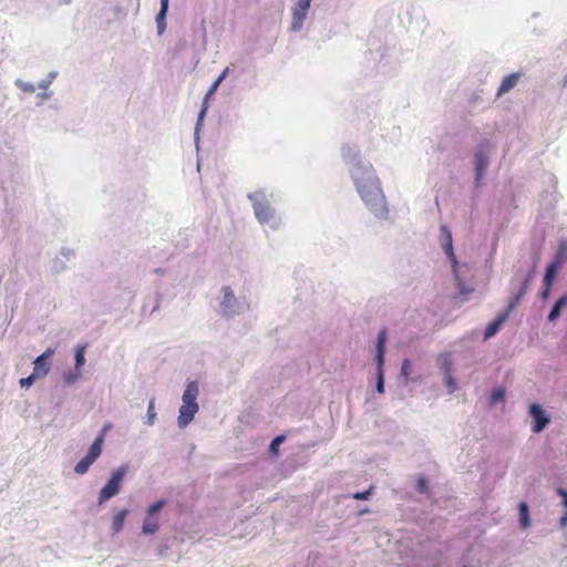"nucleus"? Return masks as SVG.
Segmentation results:
<instances>
[{
  "mask_svg": "<svg viewBox=\"0 0 567 567\" xmlns=\"http://www.w3.org/2000/svg\"><path fill=\"white\" fill-rule=\"evenodd\" d=\"M388 340V333L385 329H381L378 332L375 340V354H374V363L375 371H384V361H385V344Z\"/></svg>",
  "mask_w": 567,
  "mask_h": 567,
  "instance_id": "nucleus-9",
  "label": "nucleus"
},
{
  "mask_svg": "<svg viewBox=\"0 0 567 567\" xmlns=\"http://www.w3.org/2000/svg\"><path fill=\"white\" fill-rule=\"evenodd\" d=\"M519 78V73H512L506 75L501 82V85L497 90V95H503L514 89L517 85Z\"/></svg>",
  "mask_w": 567,
  "mask_h": 567,
  "instance_id": "nucleus-15",
  "label": "nucleus"
},
{
  "mask_svg": "<svg viewBox=\"0 0 567 567\" xmlns=\"http://www.w3.org/2000/svg\"><path fill=\"white\" fill-rule=\"evenodd\" d=\"M507 319V312H503L498 315L492 322H489L484 331V339L487 340L492 337H494L498 330L501 329L502 324Z\"/></svg>",
  "mask_w": 567,
  "mask_h": 567,
  "instance_id": "nucleus-14",
  "label": "nucleus"
},
{
  "mask_svg": "<svg viewBox=\"0 0 567 567\" xmlns=\"http://www.w3.org/2000/svg\"><path fill=\"white\" fill-rule=\"evenodd\" d=\"M566 259H567V241H560L553 261H558L559 265H563Z\"/></svg>",
  "mask_w": 567,
  "mask_h": 567,
  "instance_id": "nucleus-26",
  "label": "nucleus"
},
{
  "mask_svg": "<svg viewBox=\"0 0 567 567\" xmlns=\"http://www.w3.org/2000/svg\"><path fill=\"white\" fill-rule=\"evenodd\" d=\"M437 365L443 375L453 374V360L450 353H442L437 358Z\"/></svg>",
  "mask_w": 567,
  "mask_h": 567,
  "instance_id": "nucleus-18",
  "label": "nucleus"
},
{
  "mask_svg": "<svg viewBox=\"0 0 567 567\" xmlns=\"http://www.w3.org/2000/svg\"><path fill=\"white\" fill-rule=\"evenodd\" d=\"M567 306V295H563L561 297H559L556 302L554 303V306L551 307L549 313H548V321L550 322H554L556 321L560 315H561V310Z\"/></svg>",
  "mask_w": 567,
  "mask_h": 567,
  "instance_id": "nucleus-17",
  "label": "nucleus"
},
{
  "mask_svg": "<svg viewBox=\"0 0 567 567\" xmlns=\"http://www.w3.org/2000/svg\"><path fill=\"white\" fill-rule=\"evenodd\" d=\"M94 462L90 460L89 457L84 456L81 458L74 466V472L79 475H84L87 473L89 468Z\"/></svg>",
  "mask_w": 567,
  "mask_h": 567,
  "instance_id": "nucleus-25",
  "label": "nucleus"
},
{
  "mask_svg": "<svg viewBox=\"0 0 567 567\" xmlns=\"http://www.w3.org/2000/svg\"><path fill=\"white\" fill-rule=\"evenodd\" d=\"M159 309V301L157 300L156 305L154 306V308L152 309V313L157 311Z\"/></svg>",
  "mask_w": 567,
  "mask_h": 567,
  "instance_id": "nucleus-50",
  "label": "nucleus"
},
{
  "mask_svg": "<svg viewBox=\"0 0 567 567\" xmlns=\"http://www.w3.org/2000/svg\"><path fill=\"white\" fill-rule=\"evenodd\" d=\"M559 523L561 527L567 526V511H564V514L561 515Z\"/></svg>",
  "mask_w": 567,
  "mask_h": 567,
  "instance_id": "nucleus-49",
  "label": "nucleus"
},
{
  "mask_svg": "<svg viewBox=\"0 0 567 567\" xmlns=\"http://www.w3.org/2000/svg\"><path fill=\"white\" fill-rule=\"evenodd\" d=\"M50 371V364L49 362L42 361L41 357H37L33 361V372L35 373V377H39L40 379L44 378Z\"/></svg>",
  "mask_w": 567,
  "mask_h": 567,
  "instance_id": "nucleus-20",
  "label": "nucleus"
},
{
  "mask_svg": "<svg viewBox=\"0 0 567 567\" xmlns=\"http://www.w3.org/2000/svg\"><path fill=\"white\" fill-rule=\"evenodd\" d=\"M557 494L563 498L561 504L565 511H567V489L559 487L557 488Z\"/></svg>",
  "mask_w": 567,
  "mask_h": 567,
  "instance_id": "nucleus-44",
  "label": "nucleus"
},
{
  "mask_svg": "<svg viewBox=\"0 0 567 567\" xmlns=\"http://www.w3.org/2000/svg\"><path fill=\"white\" fill-rule=\"evenodd\" d=\"M440 241H441V247H442L443 251L450 259L452 266L455 267L456 266V257H455V254L453 250L452 233L449 229V227L445 225L440 226Z\"/></svg>",
  "mask_w": 567,
  "mask_h": 567,
  "instance_id": "nucleus-10",
  "label": "nucleus"
},
{
  "mask_svg": "<svg viewBox=\"0 0 567 567\" xmlns=\"http://www.w3.org/2000/svg\"><path fill=\"white\" fill-rule=\"evenodd\" d=\"M165 504H166L165 499H159V501L153 503L152 505L148 506V508L146 511V515L158 516L159 511L165 506Z\"/></svg>",
  "mask_w": 567,
  "mask_h": 567,
  "instance_id": "nucleus-32",
  "label": "nucleus"
},
{
  "mask_svg": "<svg viewBox=\"0 0 567 567\" xmlns=\"http://www.w3.org/2000/svg\"><path fill=\"white\" fill-rule=\"evenodd\" d=\"M505 398V391L503 389H496L491 394V403L496 404L499 401H503Z\"/></svg>",
  "mask_w": 567,
  "mask_h": 567,
  "instance_id": "nucleus-40",
  "label": "nucleus"
},
{
  "mask_svg": "<svg viewBox=\"0 0 567 567\" xmlns=\"http://www.w3.org/2000/svg\"><path fill=\"white\" fill-rule=\"evenodd\" d=\"M72 249L62 248L60 252L51 260L50 270L54 274L64 271L66 269V264L72 258Z\"/></svg>",
  "mask_w": 567,
  "mask_h": 567,
  "instance_id": "nucleus-12",
  "label": "nucleus"
},
{
  "mask_svg": "<svg viewBox=\"0 0 567 567\" xmlns=\"http://www.w3.org/2000/svg\"><path fill=\"white\" fill-rule=\"evenodd\" d=\"M127 472L128 465L126 464H123L111 472L109 480L99 492L97 502L100 505L120 494Z\"/></svg>",
  "mask_w": 567,
  "mask_h": 567,
  "instance_id": "nucleus-5",
  "label": "nucleus"
},
{
  "mask_svg": "<svg viewBox=\"0 0 567 567\" xmlns=\"http://www.w3.org/2000/svg\"><path fill=\"white\" fill-rule=\"evenodd\" d=\"M371 494V491L368 489V491H364V492H358L353 495V498L355 499H360V501H363V499H368L369 496Z\"/></svg>",
  "mask_w": 567,
  "mask_h": 567,
  "instance_id": "nucleus-45",
  "label": "nucleus"
},
{
  "mask_svg": "<svg viewBox=\"0 0 567 567\" xmlns=\"http://www.w3.org/2000/svg\"><path fill=\"white\" fill-rule=\"evenodd\" d=\"M443 383L446 386L450 394L454 393L457 389L456 381L453 374L443 375Z\"/></svg>",
  "mask_w": 567,
  "mask_h": 567,
  "instance_id": "nucleus-33",
  "label": "nucleus"
},
{
  "mask_svg": "<svg viewBox=\"0 0 567 567\" xmlns=\"http://www.w3.org/2000/svg\"><path fill=\"white\" fill-rule=\"evenodd\" d=\"M59 3L60 4H70L71 0H60Z\"/></svg>",
  "mask_w": 567,
  "mask_h": 567,
  "instance_id": "nucleus-51",
  "label": "nucleus"
},
{
  "mask_svg": "<svg viewBox=\"0 0 567 567\" xmlns=\"http://www.w3.org/2000/svg\"><path fill=\"white\" fill-rule=\"evenodd\" d=\"M489 165V152L486 144H480L474 153L475 186L480 187Z\"/></svg>",
  "mask_w": 567,
  "mask_h": 567,
  "instance_id": "nucleus-6",
  "label": "nucleus"
},
{
  "mask_svg": "<svg viewBox=\"0 0 567 567\" xmlns=\"http://www.w3.org/2000/svg\"><path fill=\"white\" fill-rule=\"evenodd\" d=\"M166 16H167L166 11H158V13L156 16L155 21H156V28H157L158 35H162L166 30Z\"/></svg>",
  "mask_w": 567,
  "mask_h": 567,
  "instance_id": "nucleus-27",
  "label": "nucleus"
},
{
  "mask_svg": "<svg viewBox=\"0 0 567 567\" xmlns=\"http://www.w3.org/2000/svg\"><path fill=\"white\" fill-rule=\"evenodd\" d=\"M106 430H107V426H105L101 431V433L95 437V440L93 441V443L89 447V451H87V453L85 455L86 457H89L93 462H95L100 457V455L102 453L104 435H105Z\"/></svg>",
  "mask_w": 567,
  "mask_h": 567,
  "instance_id": "nucleus-13",
  "label": "nucleus"
},
{
  "mask_svg": "<svg viewBox=\"0 0 567 567\" xmlns=\"http://www.w3.org/2000/svg\"><path fill=\"white\" fill-rule=\"evenodd\" d=\"M85 350H86V344H79L76 346L75 348V351H74V368L76 370H81L83 368V365L85 364Z\"/></svg>",
  "mask_w": 567,
  "mask_h": 567,
  "instance_id": "nucleus-23",
  "label": "nucleus"
},
{
  "mask_svg": "<svg viewBox=\"0 0 567 567\" xmlns=\"http://www.w3.org/2000/svg\"><path fill=\"white\" fill-rule=\"evenodd\" d=\"M551 287H553L551 284H544L543 282V287H542V290L539 292V296H540V298L543 300H546L549 297Z\"/></svg>",
  "mask_w": 567,
  "mask_h": 567,
  "instance_id": "nucleus-43",
  "label": "nucleus"
},
{
  "mask_svg": "<svg viewBox=\"0 0 567 567\" xmlns=\"http://www.w3.org/2000/svg\"><path fill=\"white\" fill-rule=\"evenodd\" d=\"M532 280H533V272H529V274L526 275L523 284L520 285V287H519V289L517 291L520 296L524 297L526 295Z\"/></svg>",
  "mask_w": 567,
  "mask_h": 567,
  "instance_id": "nucleus-37",
  "label": "nucleus"
},
{
  "mask_svg": "<svg viewBox=\"0 0 567 567\" xmlns=\"http://www.w3.org/2000/svg\"><path fill=\"white\" fill-rule=\"evenodd\" d=\"M285 437L282 435H279V436H276L275 439H272L270 445H269V451L271 453H276L280 446V444L284 442Z\"/></svg>",
  "mask_w": 567,
  "mask_h": 567,
  "instance_id": "nucleus-42",
  "label": "nucleus"
},
{
  "mask_svg": "<svg viewBox=\"0 0 567 567\" xmlns=\"http://www.w3.org/2000/svg\"><path fill=\"white\" fill-rule=\"evenodd\" d=\"M156 420L155 401L151 400L147 406L146 421L145 423L152 426Z\"/></svg>",
  "mask_w": 567,
  "mask_h": 567,
  "instance_id": "nucleus-30",
  "label": "nucleus"
},
{
  "mask_svg": "<svg viewBox=\"0 0 567 567\" xmlns=\"http://www.w3.org/2000/svg\"><path fill=\"white\" fill-rule=\"evenodd\" d=\"M56 76H58V72L51 71L44 79L39 81V83L37 84V87L42 90V92H39L37 94V99L39 100L37 102L38 106H41L43 104L44 100H48L53 95V92L49 91V87L53 83V81L55 80Z\"/></svg>",
  "mask_w": 567,
  "mask_h": 567,
  "instance_id": "nucleus-11",
  "label": "nucleus"
},
{
  "mask_svg": "<svg viewBox=\"0 0 567 567\" xmlns=\"http://www.w3.org/2000/svg\"><path fill=\"white\" fill-rule=\"evenodd\" d=\"M410 370H411V361H410L409 359H404V360L402 361L400 375H401V378H403L405 381H408V378H409V375H410Z\"/></svg>",
  "mask_w": 567,
  "mask_h": 567,
  "instance_id": "nucleus-39",
  "label": "nucleus"
},
{
  "mask_svg": "<svg viewBox=\"0 0 567 567\" xmlns=\"http://www.w3.org/2000/svg\"><path fill=\"white\" fill-rule=\"evenodd\" d=\"M199 394V386L196 381L187 383L183 396L182 405L178 411L177 425L179 429H185L195 417L198 412L197 396Z\"/></svg>",
  "mask_w": 567,
  "mask_h": 567,
  "instance_id": "nucleus-3",
  "label": "nucleus"
},
{
  "mask_svg": "<svg viewBox=\"0 0 567 567\" xmlns=\"http://www.w3.org/2000/svg\"><path fill=\"white\" fill-rule=\"evenodd\" d=\"M251 204L254 216L261 226L277 230L281 226V218L274 207V194L266 189H256L247 195Z\"/></svg>",
  "mask_w": 567,
  "mask_h": 567,
  "instance_id": "nucleus-2",
  "label": "nucleus"
},
{
  "mask_svg": "<svg viewBox=\"0 0 567 567\" xmlns=\"http://www.w3.org/2000/svg\"><path fill=\"white\" fill-rule=\"evenodd\" d=\"M375 391L379 394L384 393V371H375Z\"/></svg>",
  "mask_w": 567,
  "mask_h": 567,
  "instance_id": "nucleus-35",
  "label": "nucleus"
},
{
  "mask_svg": "<svg viewBox=\"0 0 567 567\" xmlns=\"http://www.w3.org/2000/svg\"><path fill=\"white\" fill-rule=\"evenodd\" d=\"M454 272H455V278H456V280H457V291H458V296H460V297H463V299H464V300H466V299H467V296L473 291V289H472V288L466 287V286H465V284H463V282L458 279V277H457V275H456V271H455V270H454Z\"/></svg>",
  "mask_w": 567,
  "mask_h": 567,
  "instance_id": "nucleus-34",
  "label": "nucleus"
},
{
  "mask_svg": "<svg viewBox=\"0 0 567 567\" xmlns=\"http://www.w3.org/2000/svg\"><path fill=\"white\" fill-rule=\"evenodd\" d=\"M341 158L364 206L375 218L388 219L389 207L381 181L373 165L361 155L360 147L355 144H343Z\"/></svg>",
  "mask_w": 567,
  "mask_h": 567,
  "instance_id": "nucleus-1",
  "label": "nucleus"
},
{
  "mask_svg": "<svg viewBox=\"0 0 567 567\" xmlns=\"http://www.w3.org/2000/svg\"><path fill=\"white\" fill-rule=\"evenodd\" d=\"M207 102L204 101L203 103V106L198 113V116H197V122H196V127H195V142L197 143L198 142V134H199V127L204 121V117L206 115V112H207V105H206Z\"/></svg>",
  "mask_w": 567,
  "mask_h": 567,
  "instance_id": "nucleus-29",
  "label": "nucleus"
},
{
  "mask_svg": "<svg viewBox=\"0 0 567 567\" xmlns=\"http://www.w3.org/2000/svg\"><path fill=\"white\" fill-rule=\"evenodd\" d=\"M250 309L245 297H236L229 286H224L219 292L218 312L225 318L240 316Z\"/></svg>",
  "mask_w": 567,
  "mask_h": 567,
  "instance_id": "nucleus-4",
  "label": "nucleus"
},
{
  "mask_svg": "<svg viewBox=\"0 0 567 567\" xmlns=\"http://www.w3.org/2000/svg\"><path fill=\"white\" fill-rule=\"evenodd\" d=\"M54 354V349L48 348L39 357L42 358V361L48 362V360Z\"/></svg>",
  "mask_w": 567,
  "mask_h": 567,
  "instance_id": "nucleus-47",
  "label": "nucleus"
},
{
  "mask_svg": "<svg viewBox=\"0 0 567 567\" xmlns=\"http://www.w3.org/2000/svg\"><path fill=\"white\" fill-rule=\"evenodd\" d=\"M159 528L158 516L145 515L142 525V534L145 536L154 535Z\"/></svg>",
  "mask_w": 567,
  "mask_h": 567,
  "instance_id": "nucleus-16",
  "label": "nucleus"
},
{
  "mask_svg": "<svg viewBox=\"0 0 567 567\" xmlns=\"http://www.w3.org/2000/svg\"><path fill=\"white\" fill-rule=\"evenodd\" d=\"M518 516H519V524L522 528L526 529L530 526V515H529V506L526 502H520L518 504Z\"/></svg>",
  "mask_w": 567,
  "mask_h": 567,
  "instance_id": "nucleus-19",
  "label": "nucleus"
},
{
  "mask_svg": "<svg viewBox=\"0 0 567 567\" xmlns=\"http://www.w3.org/2000/svg\"><path fill=\"white\" fill-rule=\"evenodd\" d=\"M561 265L558 264V261H551L545 270L544 275V284H554V280L556 279L557 272L559 270Z\"/></svg>",
  "mask_w": 567,
  "mask_h": 567,
  "instance_id": "nucleus-22",
  "label": "nucleus"
},
{
  "mask_svg": "<svg viewBox=\"0 0 567 567\" xmlns=\"http://www.w3.org/2000/svg\"><path fill=\"white\" fill-rule=\"evenodd\" d=\"M416 491L420 494H426L429 491L427 482L424 476H420L416 481Z\"/></svg>",
  "mask_w": 567,
  "mask_h": 567,
  "instance_id": "nucleus-41",
  "label": "nucleus"
},
{
  "mask_svg": "<svg viewBox=\"0 0 567 567\" xmlns=\"http://www.w3.org/2000/svg\"><path fill=\"white\" fill-rule=\"evenodd\" d=\"M80 377H81V370H76L74 368V371H66L63 373V381L66 384L71 385V384L75 383Z\"/></svg>",
  "mask_w": 567,
  "mask_h": 567,
  "instance_id": "nucleus-31",
  "label": "nucleus"
},
{
  "mask_svg": "<svg viewBox=\"0 0 567 567\" xmlns=\"http://www.w3.org/2000/svg\"><path fill=\"white\" fill-rule=\"evenodd\" d=\"M128 515V509L124 508L120 511L112 520L111 529L113 534H117L124 526V522L126 516Z\"/></svg>",
  "mask_w": 567,
  "mask_h": 567,
  "instance_id": "nucleus-21",
  "label": "nucleus"
},
{
  "mask_svg": "<svg viewBox=\"0 0 567 567\" xmlns=\"http://www.w3.org/2000/svg\"><path fill=\"white\" fill-rule=\"evenodd\" d=\"M169 0H161L159 11L168 12Z\"/></svg>",
  "mask_w": 567,
  "mask_h": 567,
  "instance_id": "nucleus-48",
  "label": "nucleus"
},
{
  "mask_svg": "<svg viewBox=\"0 0 567 567\" xmlns=\"http://www.w3.org/2000/svg\"><path fill=\"white\" fill-rule=\"evenodd\" d=\"M39 379L40 378L35 377V373L32 371V373L29 377L20 379L19 383L21 388L28 389Z\"/></svg>",
  "mask_w": 567,
  "mask_h": 567,
  "instance_id": "nucleus-38",
  "label": "nucleus"
},
{
  "mask_svg": "<svg viewBox=\"0 0 567 567\" xmlns=\"http://www.w3.org/2000/svg\"><path fill=\"white\" fill-rule=\"evenodd\" d=\"M229 73V68H225L223 72L218 75V78L214 81V83L208 89L206 95H205V102L208 101V99L217 91L221 82L225 80L227 74Z\"/></svg>",
  "mask_w": 567,
  "mask_h": 567,
  "instance_id": "nucleus-24",
  "label": "nucleus"
},
{
  "mask_svg": "<svg viewBox=\"0 0 567 567\" xmlns=\"http://www.w3.org/2000/svg\"><path fill=\"white\" fill-rule=\"evenodd\" d=\"M54 354V349L48 348L39 357L42 358V361L48 362V360Z\"/></svg>",
  "mask_w": 567,
  "mask_h": 567,
  "instance_id": "nucleus-46",
  "label": "nucleus"
},
{
  "mask_svg": "<svg viewBox=\"0 0 567 567\" xmlns=\"http://www.w3.org/2000/svg\"><path fill=\"white\" fill-rule=\"evenodd\" d=\"M528 413L533 419L532 431L536 434L540 433L550 422L548 415L538 403H532Z\"/></svg>",
  "mask_w": 567,
  "mask_h": 567,
  "instance_id": "nucleus-8",
  "label": "nucleus"
},
{
  "mask_svg": "<svg viewBox=\"0 0 567 567\" xmlns=\"http://www.w3.org/2000/svg\"><path fill=\"white\" fill-rule=\"evenodd\" d=\"M312 0H297L291 7L290 31L300 32L311 8Z\"/></svg>",
  "mask_w": 567,
  "mask_h": 567,
  "instance_id": "nucleus-7",
  "label": "nucleus"
},
{
  "mask_svg": "<svg viewBox=\"0 0 567 567\" xmlns=\"http://www.w3.org/2000/svg\"><path fill=\"white\" fill-rule=\"evenodd\" d=\"M14 84L17 87H19L21 91L25 93H34L37 89V85H34L32 82H27L21 79H17L14 81Z\"/></svg>",
  "mask_w": 567,
  "mask_h": 567,
  "instance_id": "nucleus-28",
  "label": "nucleus"
},
{
  "mask_svg": "<svg viewBox=\"0 0 567 567\" xmlns=\"http://www.w3.org/2000/svg\"><path fill=\"white\" fill-rule=\"evenodd\" d=\"M522 299H523V296H520L518 292L514 293L511 297L507 309L504 312H507V316H508L509 312H512L517 307V305L520 302Z\"/></svg>",
  "mask_w": 567,
  "mask_h": 567,
  "instance_id": "nucleus-36",
  "label": "nucleus"
}]
</instances>
